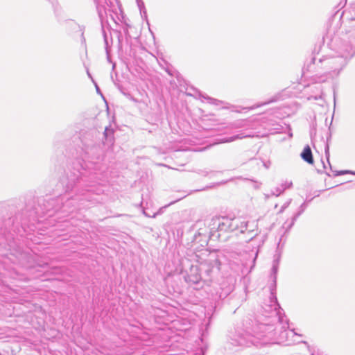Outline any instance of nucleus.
Masks as SVG:
<instances>
[{"mask_svg": "<svg viewBox=\"0 0 355 355\" xmlns=\"http://www.w3.org/2000/svg\"><path fill=\"white\" fill-rule=\"evenodd\" d=\"M70 181L73 182L74 183V181H75V178H72L71 177L70 178Z\"/></svg>", "mask_w": 355, "mask_h": 355, "instance_id": "obj_31", "label": "nucleus"}, {"mask_svg": "<svg viewBox=\"0 0 355 355\" xmlns=\"http://www.w3.org/2000/svg\"><path fill=\"white\" fill-rule=\"evenodd\" d=\"M73 186H72V185H71V184L69 183V184H68L67 185L66 191H69V190H70V189H71V190H72V189H73Z\"/></svg>", "mask_w": 355, "mask_h": 355, "instance_id": "obj_22", "label": "nucleus"}, {"mask_svg": "<svg viewBox=\"0 0 355 355\" xmlns=\"http://www.w3.org/2000/svg\"><path fill=\"white\" fill-rule=\"evenodd\" d=\"M329 45L336 54L349 60L355 55V28L339 31Z\"/></svg>", "mask_w": 355, "mask_h": 355, "instance_id": "obj_2", "label": "nucleus"}, {"mask_svg": "<svg viewBox=\"0 0 355 355\" xmlns=\"http://www.w3.org/2000/svg\"><path fill=\"white\" fill-rule=\"evenodd\" d=\"M284 333H286V334H287V333L286 332V331H283V332H281V334H280V336H279V337H280V338H279V339H280V340H282V339H283V338H284L283 334H284Z\"/></svg>", "mask_w": 355, "mask_h": 355, "instance_id": "obj_25", "label": "nucleus"}, {"mask_svg": "<svg viewBox=\"0 0 355 355\" xmlns=\"http://www.w3.org/2000/svg\"><path fill=\"white\" fill-rule=\"evenodd\" d=\"M231 232L239 231L244 233L247 230L248 222L242 218H230Z\"/></svg>", "mask_w": 355, "mask_h": 355, "instance_id": "obj_8", "label": "nucleus"}, {"mask_svg": "<svg viewBox=\"0 0 355 355\" xmlns=\"http://www.w3.org/2000/svg\"><path fill=\"white\" fill-rule=\"evenodd\" d=\"M348 60L337 54L336 56H325L319 59V63L324 67L326 72L333 76H337L347 65Z\"/></svg>", "mask_w": 355, "mask_h": 355, "instance_id": "obj_4", "label": "nucleus"}, {"mask_svg": "<svg viewBox=\"0 0 355 355\" xmlns=\"http://www.w3.org/2000/svg\"><path fill=\"white\" fill-rule=\"evenodd\" d=\"M103 33L104 42H105V45L106 54L108 55L109 51H110V46H109L107 34L103 29Z\"/></svg>", "mask_w": 355, "mask_h": 355, "instance_id": "obj_14", "label": "nucleus"}, {"mask_svg": "<svg viewBox=\"0 0 355 355\" xmlns=\"http://www.w3.org/2000/svg\"><path fill=\"white\" fill-rule=\"evenodd\" d=\"M186 196H187V195H184L183 196H182V197L179 198L178 200H175V201H173V202H171L170 203V205H171V204H173V203H174V202H177V201H178V200H181V199H182V198H185Z\"/></svg>", "mask_w": 355, "mask_h": 355, "instance_id": "obj_23", "label": "nucleus"}, {"mask_svg": "<svg viewBox=\"0 0 355 355\" xmlns=\"http://www.w3.org/2000/svg\"><path fill=\"white\" fill-rule=\"evenodd\" d=\"M107 131H108V128H106L105 130V135H107Z\"/></svg>", "mask_w": 355, "mask_h": 355, "instance_id": "obj_35", "label": "nucleus"}, {"mask_svg": "<svg viewBox=\"0 0 355 355\" xmlns=\"http://www.w3.org/2000/svg\"><path fill=\"white\" fill-rule=\"evenodd\" d=\"M301 157L307 163L313 164V155L309 146H306L301 153Z\"/></svg>", "mask_w": 355, "mask_h": 355, "instance_id": "obj_12", "label": "nucleus"}, {"mask_svg": "<svg viewBox=\"0 0 355 355\" xmlns=\"http://www.w3.org/2000/svg\"><path fill=\"white\" fill-rule=\"evenodd\" d=\"M85 159L88 161L96 163L101 159L102 150L99 146H92L91 147H87L85 150Z\"/></svg>", "mask_w": 355, "mask_h": 355, "instance_id": "obj_7", "label": "nucleus"}, {"mask_svg": "<svg viewBox=\"0 0 355 355\" xmlns=\"http://www.w3.org/2000/svg\"><path fill=\"white\" fill-rule=\"evenodd\" d=\"M143 213L145 214V216L150 217V215H148V213H146L145 211H144Z\"/></svg>", "mask_w": 355, "mask_h": 355, "instance_id": "obj_33", "label": "nucleus"}, {"mask_svg": "<svg viewBox=\"0 0 355 355\" xmlns=\"http://www.w3.org/2000/svg\"><path fill=\"white\" fill-rule=\"evenodd\" d=\"M196 261L198 265H192L185 277V280L189 284H197L201 281L202 276L200 270L207 277H209L214 270L219 269L220 261L216 252L202 250L196 255Z\"/></svg>", "mask_w": 355, "mask_h": 355, "instance_id": "obj_1", "label": "nucleus"}, {"mask_svg": "<svg viewBox=\"0 0 355 355\" xmlns=\"http://www.w3.org/2000/svg\"><path fill=\"white\" fill-rule=\"evenodd\" d=\"M322 164H323L324 168H326V166H325V164H324V163L323 162H322Z\"/></svg>", "mask_w": 355, "mask_h": 355, "instance_id": "obj_37", "label": "nucleus"}, {"mask_svg": "<svg viewBox=\"0 0 355 355\" xmlns=\"http://www.w3.org/2000/svg\"><path fill=\"white\" fill-rule=\"evenodd\" d=\"M211 225V230L216 229L218 232H231L230 218L227 217L214 218Z\"/></svg>", "mask_w": 355, "mask_h": 355, "instance_id": "obj_6", "label": "nucleus"}, {"mask_svg": "<svg viewBox=\"0 0 355 355\" xmlns=\"http://www.w3.org/2000/svg\"><path fill=\"white\" fill-rule=\"evenodd\" d=\"M293 186L292 182H285L282 184L279 187H276L274 190L271 191V195L279 196L286 189L291 188Z\"/></svg>", "mask_w": 355, "mask_h": 355, "instance_id": "obj_11", "label": "nucleus"}, {"mask_svg": "<svg viewBox=\"0 0 355 355\" xmlns=\"http://www.w3.org/2000/svg\"><path fill=\"white\" fill-rule=\"evenodd\" d=\"M324 152H325V156H326V158L327 160L328 165L329 166L331 171H332V172L334 173V176H338V175H345V174L355 175V172L352 171L345 170V171H334L332 170L331 166L329 162L330 154H329V146L328 141L327 142V144L325 145Z\"/></svg>", "mask_w": 355, "mask_h": 355, "instance_id": "obj_10", "label": "nucleus"}, {"mask_svg": "<svg viewBox=\"0 0 355 355\" xmlns=\"http://www.w3.org/2000/svg\"><path fill=\"white\" fill-rule=\"evenodd\" d=\"M277 207H278V205H277V204H276V205H275V208H277Z\"/></svg>", "mask_w": 355, "mask_h": 355, "instance_id": "obj_38", "label": "nucleus"}, {"mask_svg": "<svg viewBox=\"0 0 355 355\" xmlns=\"http://www.w3.org/2000/svg\"><path fill=\"white\" fill-rule=\"evenodd\" d=\"M276 279L277 277L273 276L272 283L269 286V289L270 291V295L269 297V304L267 305L269 307V309H266L267 311L274 312L275 315H279V321L282 322V318L281 316V312L282 309L280 307L278 304L277 299L276 297Z\"/></svg>", "mask_w": 355, "mask_h": 355, "instance_id": "obj_5", "label": "nucleus"}, {"mask_svg": "<svg viewBox=\"0 0 355 355\" xmlns=\"http://www.w3.org/2000/svg\"><path fill=\"white\" fill-rule=\"evenodd\" d=\"M63 199H64V198H63V197H62V198H61V197L60 196V197H58V198L56 200H57V201H62V200H63Z\"/></svg>", "mask_w": 355, "mask_h": 355, "instance_id": "obj_28", "label": "nucleus"}, {"mask_svg": "<svg viewBox=\"0 0 355 355\" xmlns=\"http://www.w3.org/2000/svg\"><path fill=\"white\" fill-rule=\"evenodd\" d=\"M278 262H279V259H277L274 261V264H273V266H272V272L274 273V276L275 275L276 276V273L277 272V269H278Z\"/></svg>", "mask_w": 355, "mask_h": 355, "instance_id": "obj_18", "label": "nucleus"}, {"mask_svg": "<svg viewBox=\"0 0 355 355\" xmlns=\"http://www.w3.org/2000/svg\"><path fill=\"white\" fill-rule=\"evenodd\" d=\"M78 177L79 176H76V180H78V184H80V180L78 179Z\"/></svg>", "mask_w": 355, "mask_h": 355, "instance_id": "obj_32", "label": "nucleus"}, {"mask_svg": "<svg viewBox=\"0 0 355 355\" xmlns=\"http://www.w3.org/2000/svg\"><path fill=\"white\" fill-rule=\"evenodd\" d=\"M272 196V195H271V193H270V194H266V195H265V198H266V199H268V198H270V196Z\"/></svg>", "mask_w": 355, "mask_h": 355, "instance_id": "obj_27", "label": "nucleus"}, {"mask_svg": "<svg viewBox=\"0 0 355 355\" xmlns=\"http://www.w3.org/2000/svg\"><path fill=\"white\" fill-rule=\"evenodd\" d=\"M269 165H270V162L268 164L267 163H263V166L266 168H269Z\"/></svg>", "mask_w": 355, "mask_h": 355, "instance_id": "obj_26", "label": "nucleus"}, {"mask_svg": "<svg viewBox=\"0 0 355 355\" xmlns=\"http://www.w3.org/2000/svg\"><path fill=\"white\" fill-rule=\"evenodd\" d=\"M306 207V202H303L300 205L299 211L296 214H295L291 218V221L288 223V221L287 220L284 223L283 228H285L286 231H288L289 230L291 229V227L294 225L297 218L305 211Z\"/></svg>", "mask_w": 355, "mask_h": 355, "instance_id": "obj_9", "label": "nucleus"}, {"mask_svg": "<svg viewBox=\"0 0 355 355\" xmlns=\"http://www.w3.org/2000/svg\"><path fill=\"white\" fill-rule=\"evenodd\" d=\"M120 37H121L120 35H119V37H118V39H119V43L121 42V39H120Z\"/></svg>", "mask_w": 355, "mask_h": 355, "instance_id": "obj_36", "label": "nucleus"}, {"mask_svg": "<svg viewBox=\"0 0 355 355\" xmlns=\"http://www.w3.org/2000/svg\"><path fill=\"white\" fill-rule=\"evenodd\" d=\"M322 98V94L319 95V96H311L309 97L308 99L309 100H311V99L318 100V99H321Z\"/></svg>", "mask_w": 355, "mask_h": 355, "instance_id": "obj_20", "label": "nucleus"}, {"mask_svg": "<svg viewBox=\"0 0 355 355\" xmlns=\"http://www.w3.org/2000/svg\"><path fill=\"white\" fill-rule=\"evenodd\" d=\"M352 12H354V16L353 17L355 19V6L352 8Z\"/></svg>", "mask_w": 355, "mask_h": 355, "instance_id": "obj_34", "label": "nucleus"}, {"mask_svg": "<svg viewBox=\"0 0 355 355\" xmlns=\"http://www.w3.org/2000/svg\"><path fill=\"white\" fill-rule=\"evenodd\" d=\"M70 204H71V200H70L69 198H67V200L65 202V203L62 204V208L64 210H66V208L68 207Z\"/></svg>", "mask_w": 355, "mask_h": 355, "instance_id": "obj_19", "label": "nucleus"}, {"mask_svg": "<svg viewBox=\"0 0 355 355\" xmlns=\"http://www.w3.org/2000/svg\"><path fill=\"white\" fill-rule=\"evenodd\" d=\"M203 96L205 98L207 99V100H208L210 103H216V102H218V100L214 99V98H210V97H209V96H207V97H205V96Z\"/></svg>", "mask_w": 355, "mask_h": 355, "instance_id": "obj_21", "label": "nucleus"}, {"mask_svg": "<svg viewBox=\"0 0 355 355\" xmlns=\"http://www.w3.org/2000/svg\"><path fill=\"white\" fill-rule=\"evenodd\" d=\"M259 331L255 332L254 335L250 334L247 332H239L232 338V344L245 347H249L250 345L259 346L266 344L268 343L267 340H261L264 337L268 336V334L272 331V326L261 324L259 326Z\"/></svg>", "mask_w": 355, "mask_h": 355, "instance_id": "obj_3", "label": "nucleus"}, {"mask_svg": "<svg viewBox=\"0 0 355 355\" xmlns=\"http://www.w3.org/2000/svg\"><path fill=\"white\" fill-rule=\"evenodd\" d=\"M292 201V199H288L282 207L281 209L279 210L277 214H282L284 211V210L290 205L291 202Z\"/></svg>", "mask_w": 355, "mask_h": 355, "instance_id": "obj_16", "label": "nucleus"}, {"mask_svg": "<svg viewBox=\"0 0 355 355\" xmlns=\"http://www.w3.org/2000/svg\"><path fill=\"white\" fill-rule=\"evenodd\" d=\"M137 6L140 10V12H144L145 15L146 14V12L145 10V6H144V2L142 1V0H137Z\"/></svg>", "mask_w": 355, "mask_h": 355, "instance_id": "obj_17", "label": "nucleus"}, {"mask_svg": "<svg viewBox=\"0 0 355 355\" xmlns=\"http://www.w3.org/2000/svg\"><path fill=\"white\" fill-rule=\"evenodd\" d=\"M107 60H108L109 62H111V60H110V53H108V55L107 54Z\"/></svg>", "mask_w": 355, "mask_h": 355, "instance_id": "obj_29", "label": "nucleus"}, {"mask_svg": "<svg viewBox=\"0 0 355 355\" xmlns=\"http://www.w3.org/2000/svg\"><path fill=\"white\" fill-rule=\"evenodd\" d=\"M250 137H251V135H244L243 133H240V134L234 135L232 137L224 138L220 141V143H229V142L234 141L236 139H241L243 138Z\"/></svg>", "mask_w": 355, "mask_h": 355, "instance_id": "obj_13", "label": "nucleus"}, {"mask_svg": "<svg viewBox=\"0 0 355 355\" xmlns=\"http://www.w3.org/2000/svg\"><path fill=\"white\" fill-rule=\"evenodd\" d=\"M334 104H336V92H334Z\"/></svg>", "mask_w": 355, "mask_h": 355, "instance_id": "obj_30", "label": "nucleus"}, {"mask_svg": "<svg viewBox=\"0 0 355 355\" xmlns=\"http://www.w3.org/2000/svg\"><path fill=\"white\" fill-rule=\"evenodd\" d=\"M96 89H97V92H99V89L97 86H96Z\"/></svg>", "mask_w": 355, "mask_h": 355, "instance_id": "obj_39", "label": "nucleus"}, {"mask_svg": "<svg viewBox=\"0 0 355 355\" xmlns=\"http://www.w3.org/2000/svg\"><path fill=\"white\" fill-rule=\"evenodd\" d=\"M104 1H105V3H106L107 6H109L110 4H112L111 0H104Z\"/></svg>", "mask_w": 355, "mask_h": 355, "instance_id": "obj_24", "label": "nucleus"}, {"mask_svg": "<svg viewBox=\"0 0 355 355\" xmlns=\"http://www.w3.org/2000/svg\"><path fill=\"white\" fill-rule=\"evenodd\" d=\"M47 1L51 3L55 12H58L60 9V4H59L58 0H47Z\"/></svg>", "mask_w": 355, "mask_h": 355, "instance_id": "obj_15", "label": "nucleus"}]
</instances>
